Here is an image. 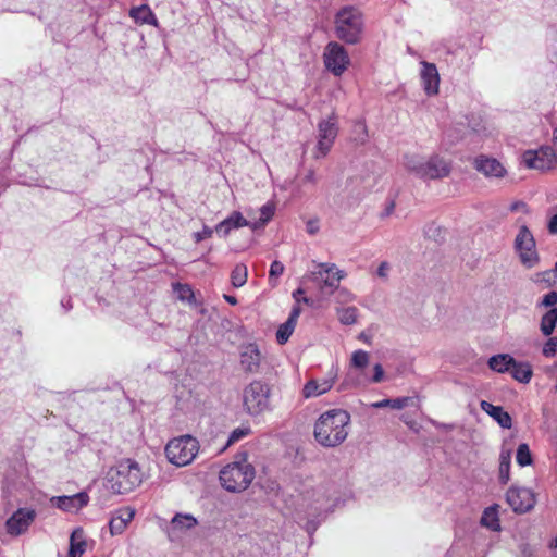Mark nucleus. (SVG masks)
<instances>
[{"mask_svg":"<svg viewBox=\"0 0 557 557\" xmlns=\"http://www.w3.org/2000/svg\"><path fill=\"white\" fill-rule=\"evenodd\" d=\"M349 423L350 416L346 410H329L317 420L314 438L323 447H336L347 438Z\"/></svg>","mask_w":557,"mask_h":557,"instance_id":"f257e3e1","label":"nucleus"},{"mask_svg":"<svg viewBox=\"0 0 557 557\" xmlns=\"http://www.w3.org/2000/svg\"><path fill=\"white\" fill-rule=\"evenodd\" d=\"M141 481L143 473L138 463L125 459L108 471L106 486L114 494H127L139 486Z\"/></svg>","mask_w":557,"mask_h":557,"instance_id":"f03ea898","label":"nucleus"},{"mask_svg":"<svg viewBox=\"0 0 557 557\" xmlns=\"http://www.w3.org/2000/svg\"><path fill=\"white\" fill-rule=\"evenodd\" d=\"M255 474V468L247 461V454L240 453L235 461L220 471V482L228 492H242L251 484Z\"/></svg>","mask_w":557,"mask_h":557,"instance_id":"7ed1b4c3","label":"nucleus"},{"mask_svg":"<svg viewBox=\"0 0 557 557\" xmlns=\"http://www.w3.org/2000/svg\"><path fill=\"white\" fill-rule=\"evenodd\" d=\"M363 28L361 12L354 7H344L335 15V33L337 38L347 42L359 41Z\"/></svg>","mask_w":557,"mask_h":557,"instance_id":"20e7f679","label":"nucleus"},{"mask_svg":"<svg viewBox=\"0 0 557 557\" xmlns=\"http://www.w3.org/2000/svg\"><path fill=\"white\" fill-rule=\"evenodd\" d=\"M271 388L268 383L255 380L243 391V406L250 416H258L270 409Z\"/></svg>","mask_w":557,"mask_h":557,"instance_id":"39448f33","label":"nucleus"},{"mask_svg":"<svg viewBox=\"0 0 557 557\" xmlns=\"http://www.w3.org/2000/svg\"><path fill=\"white\" fill-rule=\"evenodd\" d=\"M198 451L199 443L190 435L173 438L165 446L168 460L177 467L189 465L195 459Z\"/></svg>","mask_w":557,"mask_h":557,"instance_id":"423d86ee","label":"nucleus"},{"mask_svg":"<svg viewBox=\"0 0 557 557\" xmlns=\"http://www.w3.org/2000/svg\"><path fill=\"white\" fill-rule=\"evenodd\" d=\"M323 58L325 67L335 76H341L350 63L346 49L335 41L327 44Z\"/></svg>","mask_w":557,"mask_h":557,"instance_id":"0eeeda50","label":"nucleus"},{"mask_svg":"<svg viewBox=\"0 0 557 557\" xmlns=\"http://www.w3.org/2000/svg\"><path fill=\"white\" fill-rule=\"evenodd\" d=\"M515 247L519 253L521 262L532 268L539 261V257L535 250V240L527 226H521L519 233L515 239Z\"/></svg>","mask_w":557,"mask_h":557,"instance_id":"6e6552de","label":"nucleus"},{"mask_svg":"<svg viewBox=\"0 0 557 557\" xmlns=\"http://www.w3.org/2000/svg\"><path fill=\"white\" fill-rule=\"evenodd\" d=\"M319 139L317 144L318 153L315 158L325 157L331 150L333 143L337 136L336 116L333 113L326 120H322L318 124Z\"/></svg>","mask_w":557,"mask_h":557,"instance_id":"1a4fd4ad","label":"nucleus"},{"mask_svg":"<svg viewBox=\"0 0 557 557\" xmlns=\"http://www.w3.org/2000/svg\"><path fill=\"white\" fill-rule=\"evenodd\" d=\"M506 500L510 508L518 513L528 512L535 505L533 492L525 487H510L506 493Z\"/></svg>","mask_w":557,"mask_h":557,"instance_id":"9d476101","label":"nucleus"},{"mask_svg":"<svg viewBox=\"0 0 557 557\" xmlns=\"http://www.w3.org/2000/svg\"><path fill=\"white\" fill-rule=\"evenodd\" d=\"M523 162L530 169L546 171L556 162V153L552 147H541L539 150H529L523 154Z\"/></svg>","mask_w":557,"mask_h":557,"instance_id":"9b49d317","label":"nucleus"},{"mask_svg":"<svg viewBox=\"0 0 557 557\" xmlns=\"http://www.w3.org/2000/svg\"><path fill=\"white\" fill-rule=\"evenodd\" d=\"M320 270L313 272L314 280H320L323 283L322 288H327L332 294L338 288L341 280L345 273L336 268L334 263H319Z\"/></svg>","mask_w":557,"mask_h":557,"instance_id":"f8f14e48","label":"nucleus"},{"mask_svg":"<svg viewBox=\"0 0 557 557\" xmlns=\"http://www.w3.org/2000/svg\"><path fill=\"white\" fill-rule=\"evenodd\" d=\"M36 512L33 509L20 508L7 520V531L11 535L24 533L34 521Z\"/></svg>","mask_w":557,"mask_h":557,"instance_id":"ddd939ff","label":"nucleus"},{"mask_svg":"<svg viewBox=\"0 0 557 557\" xmlns=\"http://www.w3.org/2000/svg\"><path fill=\"white\" fill-rule=\"evenodd\" d=\"M421 173L423 180H440L447 177L450 173V164L442 157L434 154L425 160Z\"/></svg>","mask_w":557,"mask_h":557,"instance_id":"4468645a","label":"nucleus"},{"mask_svg":"<svg viewBox=\"0 0 557 557\" xmlns=\"http://www.w3.org/2000/svg\"><path fill=\"white\" fill-rule=\"evenodd\" d=\"M51 504L57 508L67 511L75 512L85 507L89 502V496L86 492H79L74 495H62L53 496L50 499Z\"/></svg>","mask_w":557,"mask_h":557,"instance_id":"2eb2a0df","label":"nucleus"},{"mask_svg":"<svg viewBox=\"0 0 557 557\" xmlns=\"http://www.w3.org/2000/svg\"><path fill=\"white\" fill-rule=\"evenodd\" d=\"M473 166L486 177L500 178L506 175V169L497 159L483 154L474 159Z\"/></svg>","mask_w":557,"mask_h":557,"instance_id":"dca6fc26","label":"nucleus"},{"mask_svg":"<svg viewBox=\"0 0 557 557\" xmlns=\"http://www.w3.org/2000/svg\"><path fill=\"white\" fill-rule=\"evenodd\" d=\"M261 352L256 344L249 343L240 349V366L245 372L257 373L261 364Z\"/></svg>","mask_w":557,"mask_h":557,"instance_id":"f3484780","label":"nucleus"},{"mask_svg":"<svg viewBox=\"0 0 557 557\" xmlns=\"http://www.w3.org/2000/svg\"><path fill=\"white\" fill-rule=\"evenodd\" d=\"M244 226L251 227V222L245 219L239 211H233L226 219L216 224L214 230L218 234L226 237L232 231Z\"/></svg>","mask_w":557,"mask_h":557,"instance_id":"a211bd4d","label":"nucleus"},{"mask_svg":"<svg viewBox=\"0 0 557 557\" xmlns=\"http://www.w3.org/2000/svg\"><path fill=\"white\" fill-rule=\"evenodd\" d=\"M421 65V79L425 92L428 95H436L438 92L440 75L435 64L423 61Z\"/></svg>","mask_w":557,"mask_h":557,"instance_id":"6ab92c4d","label":"nucleus"},{"mask_svg":"<svg viewBox=\"0 0 557 557\" xmlns=\"http://www.w3.org/2000/svg\"><path fill=\"white\" fill-rule=\"evenodd\" d=\"M300 313V306L295 305L289 313L288 319L283 324H281L276 331V341L278 344L283 345L289 339L295 330Z\"/></svg>","mask_w":557,"mask_h":557,"instance_id":"aec40b11","label":"nucleus"},{"mask_svg":"<svg viewBox=\"0 0 557 557\" xmlns=\"http://www.w3.org/2000/svg\"><path fill=\"white\" fill-rule=\"evenodd\" d=\"M480 406L481 409L497 421L502 428L510 429L512 426V419L510 414L503 409V407L494 406L486 400H482Z\"/></svg>","mask_w":557,"mask_h":557,"instance_id":"412c9836","label":"nucleus"},{"mask_svg":"<svg viewBox=\"0 0 557 557\" xmlns=\"http://www.w3.org/2000/svg\"><path fill=\"white\" fill-rule=\"evenodd\" d=\"M334 384V379L323 380L321 382L317 380L308 381L302 389V395L305 398H311L320 396L326 392H329Z\"/></svg>","mask_w":557,"mask_h":557,"instance_id":"4be33fe9","label":"nucleus"},{"mask_svg":"<svg viewBox=\"0 0 557 557\" xmlns=\"http://www.w3.org/2000/svg\"><path fill=\"white\" fill-rule=\"evenodd\" d=\"M513 364L515 358L508 354L492 356L487 361L488 368L497 373L510 372Z\"/></svg>","mask_w":557,"mask_h":557,"instance_id":"5701e85b","label":"nucleus"},{"mask_svg":"<svg viewBox=\"0 0 557 557\" xmlns=\"http://www.w3.org/2000/svg\"><path fill=\"white\" fill-rule=\"evenodd\" d=\"M84 531L82 528H76L70 539L69 557H82L86 549V542L83 539Z\"/></svg>","mask_w":557,"mask_h":557,"instance_id":"b1692460","label":"nucleus"},{"mask_svg":"<svg viewBox=\"0 0 557 557\" xmlns=\"http://www.w3.org/2000/svg\"><path fill=\"white\" fill-rule=\"evenodd\" d=\"M498 506L493 505L484 509L481 517V524L492 531H499L500 523L498 518Z\"/></svg>","mask_w":557,"mask_h":557,"instance_id":"393cba45","label":"nucleus"},{"mask_svg":"<svg viewBox=\"0 0 557 557\" xmlns=\"http://www.w3.org/2000/svg\"><path fill=\"white\" fill-rule=\"evenodd\" d=\"M512 377L520 383H529L533 375L532 367L528 362H517L510 369Z\"/></svg>","mask_w":557,"mask_h":557,"instance_id":"a878e982","label":"nucleus"},{"mask_svg":"<svg viewBox=\"0 0 557 557\" xmlns=\"http://www.w3.org/2000/svg\"><path fill=\"white\" fill-rule=\"evenodd\" d=\"M129 15L132 18L135 20V22L140 24H154L157 22L154 14L146 4L132 8L129 11Z\"/></svg>","mask_w":557,"mask_h":557,"instance_id":"bb28decb","label":"nucleus"},{"mask_svg":"<svg viewBox=\"0 0 557 557\" xmlns=\"http://www.w3.org/2000/svg\"><path fill=\"white\" fill-rule=\"evenodd\" d=\"M557 324V308H550L541 319L540 330L545 336H550Z\"/></svg>","mask_w":557,"mask_h":557,"instance_id":"cd10ccee","label":"nucleus"},{"mask_svg":"<svg viewBox=\"0 0 557 557\" xmlns=\"http://www.w3.org/2000/svg\"><path fill=\"white\" fill-rule=\"evenodd\" d=\"M174 290L177 294V298L182 301H187L189 305L197 307L200 302L196 299L193 288L187 284L176 283Z\"/></svg>","mask_w":557,"mask_h":557,"instance_id":"c85d7f7f","label":"nucleus"},{"mask_svg":"<svg viewBox=\"0 0 557 557\" xmlns=\"http://www.w3.org/2000/svg\"><path fill=\"white\" fill-rule=\"evenodd\" d=\"M425 163V160L417 154H406L404 157V164L405 168L410 171L411 173L416 174L418 177L421 178V173L423 170V165Z\"/></svg>","mask_w":557,"mask_h":557,"instance_id":"c756f323","label":"nucleus"},{"mask_svg":"<svg viewBox=\"0 0 557 557\" xmlns=\"http://www.w3.org/2000/svg\"><path fill=\"white\" fill-rule=\"evenodd\" d=\"M247 267L244 263L236 264L231 273L232 285L236 288L244 286L247 282Z\"/></svg>","mask_w":557,"mask_h":557,"instance_id":"7c9ffc66","label":"nucleus"},{"mask_svg":"<svg viewBox=\"0 0 557 557\" xmlns=\"http://www.w3.org/2000/svg\"><path fill=\"white\" fill-rule=\"evenodd\" d=\"M409 400H410L409 397H398V398H394V399H383V400H380V401H376V403H372L371 407L372 408H376V409L389 407L392 409L399 410V409H403L406 406H408Z\"/></svg>","mask_w":557,"mask_h":557,"instance_id":"2f4dec72","label":"nucleus"},{"mask_svg":"<svg viewBox=\"0 0 557 557\" xmlns=\"http://www.w3.org/2000/svg\"><path fill=\"white\" fill-rule=\"evenodd\" d=\"M275 207L272 203H265L260 208V218L258 221L251 222V228L258 230L264 226L274 215Z\"/></svg>","mask_w":557,"mask_h":557,"instance_id":"473e14b6","label":"nucleus"},{"mask_svg":"<svg viewBox=\"0 0 557 557\" xmlns=\"http://www.w3.org/2000/svg\"><path fill=\"white\" fill-rule=\"evenodd\" d=\"M197 524V520L191 515L177 513L172 519V525L178 530H189Z\"/></svg>","mask_w":557,"mask_h":557,"instance_id":"72a5a7b5","label":"nucleus"},{"mask_svg":"<svg viewBox=\"0 0 557 557\" xmlns=\"http://www.w3.org/2000/svg\"><path fill=\"white\" fill-rule=\"evenodd\" d=\"M358 309L356 307H346L338 310V320L344 325H352L357 322Z\"/></svg>","mask_w":557,"mask_h":557,"instance_id":"f704fd0d","label":"nucleus"},{"mask_svg":"<svg viewBox=\"0 0 557 557\" xmlns=\"http://www.w3.org/2000/svg\"><path fill=\"white\" fill-rule=\"evenodd\" d=\"M516 460L520 467L530 466L532 463L533 460L528 444L522 443L518 446Z\"/></svg>","mask_w":557,"mask_h":557,"instance_id":"c9c22d12","label":"nucleus"},{"mask_svg":"<svg viewBox=\"0 0 557 557\" xmlns=\"http://www.w3.org/2000/svg\"><path fill=\"white\" fill-rule=\"evenodd\" d=\"M284 270L285 267L281 261L275 260L271 263L269 271V283L272 286H276L277 278L283 274Z\"/></svg>","mask_w":557,"mask_h":557,"instance_id":"e433bc0d","label":"nucleus"},{"mask_svg":"<svg viewBox=\"0 0 557 557\" xmlns=\"http://www.w3.org/2000/svg\"><path fill=\"white\" fill-rule=\"evenodd\" d=\"M369 363V354L364 350H356L351 357V366L357 369H363Z\"/></svg>","mask_w":557,"mask_h":557,"instance_id":"4c0bfd02","label":"nucleus"},{"mask_svg":"<svg viewBox=\"0 0 557 557\" xmlns=\"http://www.w3.org/2000/svg\"><path fill=\"white\" fill-rule=\"evenodd\" d=\"M250 432H251V430L249 426L236 428L235 430H233L231 432L227 443H226V446H230V445L238 442L239 440L246 437L247 435L250 434Z\"/></svg>","mask_w":557,"mask_h":557,"instance_id":"58836bf2","label":"nucleus"},{"mask_svg":"<svg viewBox=\"0 0 557 557\" xmlns=\"http://www.w3.org/2000/svg\"><path fill=\"white\" fill-rule=\"evenodd\" d=\"M542 354L546 358L557 355V337L550 336L543 346Z\"/></svg>","mask_w":557,"mask_h":557,"instance_id":"ea45409f","label":"nucleus"},{"mask_svg":"<svg viewBox=\"0 0 557 557\" xmlns=\"http://www.w3.org/2000/svg\"><path fill=\"white\" fill-rule=\"evenodd\" d=\"M125 522H123L122 519H119L117 517H112V519L109 522L110 532L112 535L121 534L126 529Z\"/></svg>","mask_w":557,"mask_h":557,"instance_id":"a19ab883","label":"nucleus"},{"mask_svg":"<svg viewBox=\"0 0 557 557\" xmlns=\"http://www.w3.org/2000/svg\"><path fill=\"white\" fill-rule=\"evenodd\" d=\"M134 516H135V510L131 507L121 508V509L116 510V512H115V517H117L119 519H122L126 525L128 522H131L133 520Z\"/></svg>","mask_w":557,"mask_h":557,"instance_id":"79ce46f5","label":"nucleus"},{"mask_svg":"<svg viewBox=\"0 0 557 557\" xmlns=\"http://www.w3.org/2000/svg\"><path fill=\"white\" fill-rule=\"evenodd\" d=\"M557 304V292L552 290L544 295L539 306H543L546 308H555L554 306Z\"/></svg>","mask_w":557,"mask_h":557,"instance_id":"37998d69","label":"nucleus"},{"mask_svg":"<svg viewBox=\"0 0 557 557\" xmlns=\"http://www.w3.org/2000/svg\"><path fill=\"white\" fill-rule=\"evenodd\" d=\"M499 482L502 484H507L510 479V465H506L505 462H499Z\"/></svg>","mask_w":557,"mask_h":557,"instance_id":"c03bdc74","label":"nucleus"},{"mask_svg":"<svg viewBox=\"0 0 557 557\" xmlns=\"http://www.w3.org/2000/svg\"><path fill=\"white\" fill-rule=\"evenodd\" d=\"M556 276H557V274L555 272V269L554 270H548V271H544L542 273H539L536 281H539V282H546L548 285H552L554 283V278Z\"/></svg>","mask_w":557,"mask_h":557,"instance_id":"a18cd8bd","label":"nucleus"},{"mask_svg":"<svg viewBox=\"0 0 557 557\" xmlns=\"http://www.w3.org/2000/svg\"><path fill=\"white\" fill-rule=\"evenodd\" d=\"M212 234H213V230L210 228L209 226L205 225L202 231L194 234V238H195L196 243H199L206 238H210L212 236Z\"/></svg>","mask_w":557,"mask_h":557,"instance_id":"49530a36","label":"nucleus"},{"mask_svg":"<svg viewBox=\"0 0 557 557\" xmlns=\"http://www.w3.org/2000/svg\"><path fill=\"white\" fill-rule=\"evenodd\" d=\"M389 269H391L389 263L387 261H383L380 263L376 273L380 277L387 278Z\"/></svg>","mask_w":557,"mask_h":557,"instance_id":"de8ad7c7","label":"nucleus"},{"mask_svg":"<svg viewBox=\"0 0 557 557\" xmlns=\"http://www.w3.org/2000/svg\"><path fill=\"white\" fill-rule=\"evenodd\" d=\"M383 376H384L383 367L380 363H376L374 366V374L372 376V382L379 383L383 380Z\"/></svg>","mask_w":557,"mask_h":557,"instance_id":"09e8293b","label":"nucleus"},{"mask_svg":"<svg viewBox=\"0 0 557 557\" xmlns=\"http://www.w3.org/2000/svg\"><path fill=\"white\" fill-rule=\"evenodd\" d=\"M318 178L313 169L307 170L304 176V183L317 184Z\"/></svg>","mask_w":557,"mask_h":557,"instance_id":"8fccbe9b","label":"nucleus"},{"mask_svg":"<svg viewBox=\"0 0 557 557\" xmlns=\"http://www.w3.org/2000/svg\"><path fill=\"white\" fill-rule=\"evenodd\" d=\"M511 461V450L510 449H502L499 455V462H505L506 465H510Z\"/></svg>","mask_w":557,"mask_h":557,"instance_id":"3c124183","label":"nucleus"},{"mask_svg":"<svg viewBox=\"0 0 557 557\" xmlns=\"http://www.w3.org/2000/svg\"><path fill=\"white\" fill-rule=\"evenodd\" d=\"M319 231L318 221L310 220L307 222V232L311 235L315 234Z\"/></svg>","mask_w":557,"mask_h":557,"instance_id":"603ef678","label":"nucleus"},{"mask_svg":"<svg viewBox=\"0 0 557 557\" xmlns=\"http://www.w3.org/2000/svg\"><path fill=\"white\" fill-rule=\"evenodd\" d=\"M548 231L552 234H557V214L553 215L549 220Z\"/></svg>","mask_w":557,"mask_h":557,"instance_id":"864d4df0","label":"nucleus"},{"mask_svg":"<svg viewBox=\"0 0 557 557\" xmlns=\"http://www.w3.org/2000/svg\"><path fill=\"white\" fill-rule=\"evenodd\" d=\"M523 208H525V203L522 202V201H516V202H513L510 206V210L511 211H518V210L523 209Z\"/></svg>","mask_w":557,"mask_h":557,"instance_id":"5fc2aeb1","label":"nucleus"},{"mask_svg":"<svg viewBox=\"0 0 557 557\" xmlns=\"http://www.w3.org/2000/svg\"><path fill=\"white\" fill-rule=\"evenodd\" d=\"M223 297H224V299H225L230 305H233V306H234V305H236V304H237V299H236V297H234V296H231V295H226V294H225Z\"/></svg>","mask_w":557,"mask_h":557,"instance_id":"6e6d98bb","label":"nucleus"},{"mask_svg":"<svg viewBox=\"0 0 557 557\" xmlns=\"http://www.w3.org/2000/svg\"><path fill=\"white\" fill-rule=\"evenodd\" d=\"M305 292L302 288H297L294 293H293V297L296 299L297 302H299V298L298 296L302 295Z\"/></svg>","mask_w":557,"mask_h":557,"instance_id":"4d7b16f0","label":"nucleus"},{"mask_svg":"<svg viewBox=\"0 0 557 557\" xmlns=\"http://www.w3.org/2000/svg\"><path fill=\"white\" fill-rule=\"evenodd\" d=\"M548 547L550 549H556L557 548V537H554L550 540L549 544H548Z\"/></svg>","mask_w":557,"mask_h":557,"instance_id":"13d9d810","label":"nucleus"},{"mask_svg":"<svg viewBox=\"0 0 557 557\" xmlns=\"http://www.w3.org/2000/svg\"><path fill=\"white\" fill-rule=\"evenodd\" d=\"M62 306L66 308V310H69L70 308H72V305L70 304V299L66 301V304L64 301H62Z\"/></svg>","mask_w":557,"mask_h":557,"instance_id":"bf43d9fd","label":"nucleus"},{"mask_svg":"<svg viewBox=\"0 0 557 557\" xmlns=\"http://www.w3.org/2000/svg\"><path fill=\"white\" fill-rule=\"evenodd\" d=\"M302 301H304L305 304H309V302H310V299H309V298H307V297H304V298H302Z\"/></svg>","mask_w":557,"mask_h":557,"instance_id":"052dcab7","label":"nucleus"},{"mask_svg":"<svg viewBox=\"0 0 557 557\" xmlns=\"http://www.w3.org/2000/svg\"><path fill=\"white\" fill-rule=\"evenodd\" d=\"M394 205L391 206V208H387V214L393 210Z\"/></svg>","mask_w":557,"mask_h":557,"instance_id":"680f3d73","label":"nucleus"},{"mask_svg":"<svg viewBox=\"0 0 557 557\" xmlns=\"http://www.w3.org/2000/svg\"><path fill=\"white\" fill-rule=\"evenodd\" d=\"M360 337H361L362 339H366V341H367V338H366V336H364V334H363V333L360 335Z\"/></svg>","mask_w":557,"mask_h":557,"instance_id":"e2e57ef3","label":"nucleus"},{"mask_svg":"<svg viewBox=\"0 0 557 557\" xmlns=\"http://www.w3.org/2000/svg\"><path fill=\"white\" fill-rule=\"evenodd\" d=\"M555 272H556V274H557V262H556V264H555Z\"/></svg>","mask_w":557,"mask_h":557,"instance_id":"0e129e2a","label":"nucleus"}]
</instances>
